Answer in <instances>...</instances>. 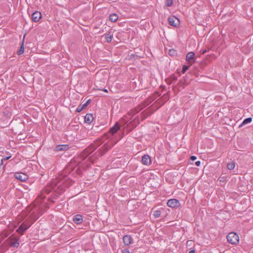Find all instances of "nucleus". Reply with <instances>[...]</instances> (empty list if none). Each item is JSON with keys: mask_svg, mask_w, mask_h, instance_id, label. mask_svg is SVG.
<instances>
[{"mask_svg": "<svg viewBox=\"0 0 253 253\" xmlns=\"http://www.w3.org/2000/svg\"><path fill=\"white\" fill-rule=\"evenodd\" d=\"M120 125L119 123H116L115 125L111 127L109 131L105 133L103 138L106 137L107 139H110L108 142H107L99 150V154L97 156H96L94 158L92 157H89L88 160L93 163L95 159L98 156H101L104 155L109 149H110L116 143V141H115L114 139V135L120 129Z\"/></svg>", "mask_w": 253, "mask_h": 253, "instance_id": "f257e3e1", "label": "nucleus"}, {"mask_svg": "<svg viewBox=\"0 0 253 253\" xmlns=\"http://www.w3.org/2000/svg\"><path fill=\"white\" fill-rule=\"evenodd\" d=\"M103 142V140L102 138H100L97 139L81 153L79 156V159L83 161L85 160L86 158L92 153Z\"/></svg>", "mask_w": 253, "mask_h": 253, "instance_id": "f03ea898", "label": "nucleus"}, {"mask_svg": "<svg viewBox=\"0 0 253 253\" xmlns=\"http://www.w3.org/2000/svg\"><path fill=\"white\" fill-rule=\"evenodd\" d=\"M36 220L37 218H35L33 221H32L30 218L26 219L17 229L16 232L21 235H23L24 232L26 231Z\"/></svg>", "mask_w": 253, "mask_h": 253, "instance_id": "7ed1b4c3", "label": "nucleus"}, {"mask_svg": "<svg viewBox=\"0 0 253 253\" xmlns=\"http://www.w3.org/2000/svg\"><path fill=\"white\" fill-rule=\"evenodd\" d=\"M19 237L14 235H11L6 240V244L11 247H18L19 246Z\"/></svg>", "mask_w": 253, "mask_h": 253, "instance_id": "20e7f679", "label": "nucleus"}, {"mask_svg": "<svg viewBox=\"0 0 253 253\" xmlns=\"http://www.w3.org/2000/svg\"><path fill=\"white\" fill-rule=\"evenodd\" d=\"M228 242L233 245H237L239 242V237L235 232L229 233L227 236Z\"/></svg>", "mask_w": 253, "mask_h": 253, "instance_id": "39448f33", "label": "nucleus"}, {"mask_svg": "<svg viewBox=\"0 0 253 253\" xmlns=\"http://www.w3.org/2000/svg\"><path fill=\"white\" fill-rule=\"evenodd\" d=\"M49 193V191L47 189H44L41 192V194L39 196L38 198L36 201V204L35 205L36 206L38 204H41L43 202V200L45 198V193L48 194Z\"/></svg>", "mask_w": 253, "mask_h": 253, "instance_id": "423d86ee", "label": "nucleus"}, {"mask_svg": "<svg viewBox=\"0 0 253 253\" xmlns=\"http://www.w3.org/2000/svg\"><path fill=\"white\" fill-rule=\"evenodd\" d=\"M167 205L172 208H176L180 206L179 201L175 199L169 200L167 202Z\"/></svg>", "mask_w": 253, "mask_h": 253, "instance_id": "0eeeda50", "label": "nucleus"}, {"mask_svg": "<svg viewBox=\"0 0 253 253\" xmlns=\"http://www.w3.org/2000/svg\"><path fill=\"white\" fill-rule=\"evenodd\" d=\"M14 177L21 181H26L28 179V176L24 173L17 172L15 173Z\"/></svg>", "mask_w": 253, "mask_h": 253, "instance_id": "6e6552de", "label": "nucleus"}, {"mask_svg": "<svg viewBox=\"0 0 253 253\" xmlns=\"http://www.w3.org/2000/svg\"><path fill=\"white\" fill-rule=\"evenodd\" d=\"M168 21L171 26L176 27L179 23V19L175 16L170 17L168 18Z\"/></svg>", "mask_w": 253, "mask_h": 253, "instance_id": "1a4fd4ad", "label": "nucleus"}, {"mask_svg": "<svg viewBox=\"0 0 253 253\" xmlns=\"http://www.w3.org/2000/svg\"><path fill=\"white\" fill-rule=\"evenodd\" d=\"M41 18L42 14L38 11H35L32 15V19L35 22H38Z\"/></svg>", "mask_w": 253, "mask_h": 253, "instance_id": "9d476101", "label": "nucleus"}, {"mask_svg": "<svg viewBox=\"0 0 253 253\" xmlns=\"http://www.w3.org/2000/svg\"><path fill=\"white\" fill-rule=\"evenodd\" d=\"M142 163L145 165H149L151 163L150 157L148 155H144L142 157Z\"/></svg>", "mask_w": 253, "mask_h": 253, "instance_id": "9b49d317", "label": "nucleus"}, {"mask_svg": "<svg viewBox=\"0 0 253 253\" xmlns=\"http://www.w3.org/2000/svg\"><path fill=\"white\" fill-rule=\"evenodd\" d=\"M123 242L126 246H128L132 243V238L129 235H125L123 238Z\"/></svg>", "mask_w": 253, "mask_h": 253, "instance_id": "f8f14e48", "label": "nucleus"}, {"mask_svg": "<svg viewBox=\"0 0 253 253\" xmlns=\"http://www.w3.org/2000/svg\"><path fill=\"white\" fill-rule=\"evenodd\" d=\"M69 149L68 145H58L55 148V151H67Z\"/></svg>", "mask_w": 253, "mask_h": 253, "instance_id": "ddd939ff", "label": "nucleus"}, {"mask_svg": "<svg viewBox=\"0 0 253 253\" xmlns=\"http://www.w3.org/2000/svg\"><path fill=\"white\" fill-rule=\"evenodd\" d=\"M73 220L75 223L80 224L83 222V219L82 216L78 214L73 217Z\"/></svg>", "mask_w": 253, "mask_h": 253, "instance_id": "4468645a", "label": "nucleus"}, {"mask_svg": "<svg viewBox=\"0 0 253 253\" xmlns=\"http://www.w3.org/2000/svg\"><path fill=\"white\" fill-rule=\"evenodd\" d=\"M81 164H80V166L77 169H76V168L72 169V166H69L65 169V172L66 173L67 171H69V170L72 169V171H73L75 170L77 174H81L82 173V171L81 169Z\"/></svg>", "mask_w": 253, "mask_h": 253, "instance_id": "2eb2a0df", "label": "nucleus"}, {"mask_svg": "<svg viewBox=\"0 0 253 253\" xmlns=\"http://www.w3.org/2000/svg\"><path fill=\"white\" fill-rule=\"evenodd\" d=\"M104 36L105 37L106 42L108 43L112 41V39L113 37V33L111 31H109L107 33H105L104 35Z\"/></svg>", "mask_w": 253, "mask_h": 253, "instance_id": "dca6fc26", "label": "nucleus"}, {"mask_svg": "<svg viewBox=\"0 0 253 253\" xmlns=\"http://www.w3.org/2000/svg\"><path fill=\"white\" fill-rule=\"evenodd\" d=\"M93 116L90 114H87L84 117V122L87 124H90L93 121Z\"/></svg>", "mask_w": 253, "mask_h": 253, "instance_id": "f3484780", "label": "nucleus"}, {"mask_svg": "<svg viewBox=\"0 0 253 253\" xmlns=\"http://www.w3.org/2000/svg\"><path fill=\"white\" fill-rule=\"evenodd\" d=\"M195 56V53L193 52H188L186 56V60L189 63L191 62V60L194 59Z\"/></svg>", "mask_w": 253, "mask_h": 253, "instance_id": "a211bd4d", "label": "nucleus"}, {"mask_svg": "<svg viewBox=\"0 0 253 253\" xmlns=\"http://www.w3.org/2000/svg\"><path fill=\"white\" fill-rule=\"evenodd\" d=\"M177 79V77L175 76L172 75L169 78L167 79L166 80V82L168 84H172L174 82L176 81Z\"/></svg>", "mask_w": 253, "mask_h": 253, "instance_id": "6ab92c4d", "label": "nucleus"}, {"mask_svg": "<svg viewBox=\"0 0 253 253\" xmlns=\"http://www.w3.org/2000/svg\"><path fill=\"white\" fill-rule=\"evenodd\" d=\"M169 97L168 95H164L158 101L159 103H161V105H163L167 100H168Z\"/></svg>", "mask_w": 253, "mask_h": 253, "instance_id": "aec40b11", "label": "nucleus"}, {"mask_svg": "<svg viewBox=\"0 0 253 253\" xmlns=\"http://www.w3.org/2000/svg\"><path fill=\"white\" fill-rule=\"evenodd\" d=\"M252 118H251V117H249V118H247L246 119H245L243 122H242V124H241L240 125H239V127H242L243 126L248 124V123H250L252 122Z\"/></svg>", "mask_w": 253, "mask_h": 253, "instance_id": "412c9836", "label": "nucleus"}, {"mask_svg": "<svg viewBox=\"0 0 253 253\" xmlns=\"http://www.w3.org/2000/svg\"><path fill=\"white\" fill-rule=\"evenodd\" d=\"M118 19L117 14L115 13L111 14L109 16V20L113 22H116Z\"/></svg>", "mask_w": 253, "mask_h": 253, "instance_id": "4be33fe9", "label": "nucleus"}, {"mask_svg": "<svg viewBox=\"0 0 253 253\" xmlns=\"http://www.w3.org/2000/svg\"><path fill=\"white\" fill-rule=\"evenodd\" d=\"M8 248L7 244H3L0 246V253H3L8 250Z\"/></svg>", "mask_w": 253, "mask_h": 253, "instance_id": "5701e85b", "label": "nucleus"}, {"mask_svg": "<svg viewBox=\"0 0 253 253\" xmlns=\"http://www.w3.org/2000/svg\"><path fill=\"white\" fill-rule=\"evenodd\" d=\"M149 102H146L143 103L142 104L140 105L137 109H136V113L139 112L142 109H143L144 107L147 106L149 104Z\"/></svg>", "mask_w": 253, "mask_h": 253, "instance_id": "b1692460", "label": "nucleus"}, {"mask_svg": "<svg viewBox=\"0 0 253 253\" xmlns=\"http://www.w3.org/2000/svg\"><path fill=\"white\" fill-rule=\"evenodd\" d=\"M86 104H80L76 109V111L77 112H81L83 109L86 107Z\"/></svg>", "mask_w": 253, "mask_h": 253, "instance_id": "393cba45", "label": "nucleus"}, {"mask_svg": "<svg viewBox=\"0 0 253 253\" xmlns=\"http://www.w3.org/2000/svg\"><path fill=\"white\" fill-rule=\"evenodd\" d=\"M227 168L229 170H232L235 168V163L233 162L228 163L227 165Z\"/></svg>", "mask_w": 253, "mask_h": 253, "instance_id": "a878e982", "label": "nucleus"}, {"mask_svg": "<svg viewBox=\"0 0 253 253\" xmlns=\"http://www.w3.org/2000/svg\"><path fill=\"white\" fill-rule=\"evenodd\" d=\"M24 51V43H23V42L19 49L18 50V51L17 52V54L18 55H21L23 53Z\"/></svg>", "mask_w": 253, "mask_h": 253, "instance_id": "bb28decb", "label": "nucleus"}, {"mask_svg": "<svg viewBox=\"0 0 253 253\" xmlns=\"http://www.w3.org/2000/svg\"><path fill=\"white\" fill-rule=\"evenodd\" d=\"M173 4V0H166V5L168 6H171Z\"/></svg>", "mask_w": 253, "mask_h": 253, "instance_id": "cd10ccee", "label": "nucleus"}, {"mask_svg": "<svg viewBox=\"0 0 253 253\" xmlns=\"http://www.w3.org/2000/svg\"><path fill=\"white\" fill-rule=\"evenodd\" d=\"M161 211H156L154 212V216L155 217H159L161 215Z\"/></svg>", "mask_w": 253, "mask_h": 253, "instance_id": "c85d7f7f", "label": "nucleus"}, {"mask_svg": "<svg viewBox=\"0 0 253 253\" xmlns=\"http://www.w3.org/2000/svg\"><path fill=\"white\" fill-rule=\"evenodd\" d=\"M169 54L170 55L173 56L176 54V51L174 49H170L169 50Z\"/></svg>", "mask_w": 253, "mask_h": 253, "instance_id": "c756f323", "label": "nucleus"}, {"mask_svg": "<svg viewBox=\"0 0 253 253\" xmlns=\"http://www.w3.org/2000/svg\"><path fill=\"white\" fill-rule=\"evenodd\" d=\"M189 66H188L184 65L182 68V72L183 73H184L189 69Z\"/></svg>", "mask_w": 253, "mask_h": 253, "instance_id": "7c9ffc66", "label": "nucleus"}, {"mask_svg": "<svg viewBox=\"0 0 253 253\" xmlns=\"http://www.w3.org/2000/svg\"><path fill=\"white\" fill-rule=\"evenodd\" d=\"M197 159V157L195 156H192L191 157H190V160L192 161H194L195 160H196Z\"/></svg>", "mask_w": 253, "mask_h": 253, "instance_id": "2f4dec72", "label": "nucleus"}, {"mask_svg": "<svg viewBox=\"0 0 253 253\" xmlns=\"http://www.w3.org/2000/svg\"><path fill=\"white\" fill-rule=\"evenodd\" d=\"M10 158V157H5L4 158L2 159V160H1V164L3 163V161L4 160V161L7 160L9 159Z\"/></svg>", "mask_w": 253, "mask_h": 253, "instance_id": "473e14b6", "label": "nucleus"}, {"mask_svg": "<svg viewBox=\"0 0 253 253\" xmlns=\"http://www.w3.org/2000/svg\"><path fill=\"white\" fill-rule=\"evenodd\" d=\"M123 253H129V251L128 249H124L123 250Z\"/></svg>", "mask_w": 253, "mask_h": 253, "instance_id": "72a5a7b5", "label": "nucleus"}, {"mask_svg": "<svg viewBox=\"0 0 253 253\" xmlns=\"http://www.w3.org/2000/svg\"><path fill=\"white\" fill-rule=\"evenodd\" d=\"M200 164H201V162L200 161H198L195 162V165L198 167L200 166Z\"/></svg>", "mask_w": 253, "mask_h": 253, "instance_id": "f704fd0d", "label": "nucleus"}, {"mask_svg": "<svg viewBox=\"0 0 253 253\" xmlns=\"http://www.w3.org/2000/svg\"><path fill=\"white\" fill-rule=\"evenodd\" d=\"M90 102V99H88L84 104H86V106L89 104Z\"/></svg>", "mask_w": 253, "mask_h": 253, "instance_id": "c9c22d12", "label": "nucleus"}, {"mask_svg": "<svg viewBox=\"0 0 253 253\" xmlns=\"http://www.w3.org/2000/svg\"><path fill=\"white\" fill-rule=\"evenodd\" d=\"M206 52H207V50L206 49H204V50H202L201 51V53L203 54L206 53Z\"/></svg>", "mask_w": 253, "mask_h": 253, "instance_id": "e433bc0d", "label": "nucleus"}, {"mask_svg": "<svg viewBox=\"0 0 253 253\" xmlns=\"http://www.w3.org/2000/svg\"><path fill=\"white\" fill-rule=\"evenodd\" d=\"M195 253V250H191L189 252V253Z\"/></svg>", "mask_w": 253, "mask_h": 253, "instance_id": "4c0bfd02", "label": "nucleus"}, {"mask_svg": "<svg viewBox=\"0 0 253 253\" xmlns=\"http://www.w3.org/2000/svg\"><path fill=\"white\" fill-rule=\"evenodd\" d=\"M132 56L133 57V58H134V57H135V56L138 57V56H137V55H134V54H132V55H131V57H132Z\"/></svg>", "mask_w": 253, "mask_h": 253, "instance_id": "58836bf2", "label": "nucleus"}, {"mask_svg": "<svg viewBox=\"0 0 253 253\" xmlns=\"http://www.w3.org/2000/svg\"><path fill=\"white\" fill-rule=\"evenodd\" d=\"M102 90H103L104 91H105L106 92H108V90L106 89H102Z\"/></svg>", "mask_w": 253, "mask_h": 253, "instance_id": "ea45409f", "label": "nucleus"}, {"mask_svg": "<svg viewBox=\"0 0 253 253\" xmlns=\"http://www.w3.org/2000/svg\"><path fill=\"white\" fill-rule=\"evenodd\" d=\"M71 184H69V185H67V186L68 187H69V185H71Z\"/></svg>", "mask_w": 253, "mask_h": 253, "instance_id": "a19ab883", "label": "nucleus"}, {"mask_svg": "<svg viewBox=\"0 0 253 253\" xmlns=\"http://www.w3.org/2000/svg\"><path fill=\"white\" fill-rule=\"evenodd\" d=\"M70 182L72 183V180H70Z\"/></svg>", "mask_w": 253, "mask_h": 253, "instance_id": "79ce46f5", "label": "nucleus"}]
</instances>
